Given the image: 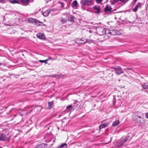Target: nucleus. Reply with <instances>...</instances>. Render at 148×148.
<instances>
[{
    "mask_svg": "<svg viewBox=\"0 0 148 148\" xmlns=\"http://www.w3.org/2000/svg\"><path fill=\"white\" fill-rule=\"evenodd\" d=\"M32 111V110H31V111H30L29 112V113H30V112H31Z\"/></svg>",
    "mask_w": 148,
    "mask_h": 148,
    "instance_id": "nucleus-41",
    "label": "nucleus"
},
{
    "mask_svg": "<svg viewBox=\"0 0 148 148\" xmlns=\"http://www.w3.org/2000/svg\"><path fill=\"white\" fill-rule=\"evenodd\" d=\"M104 121H103L99 126V128L100 130H101V129L108 126L110 124V123L106 122L104 123Z\"/></svg>",
    "mask_w": 148,
    "mask_h": 148,
    "instance_id": "nucleus-5",
    "label": "nucleus"
},
{
    "mask_svg": "<svg viewBox=\"0 0 148 148\" xmlns=\"http://www.w3.org/2000/svg\"><path fill=\"white\" fill-rule=\"evenodd\" d=\"M71 1H72V0H71Z\"/></svg>",
    "mask_w": 148,
    "mask_h": 148,
    "instance_id": "nucleus-44",
    "label": "nucleus"
},
{
    "mask_svg": "<svg viewBox=\"0 0 148 148\" xmlns=\"http://www.w3.org/2000/svg\"><path fill=\"white\" fill-rule=\"evenodd\" d=\"M92 2V0H82L80 1V3L81 7L83 8L84 6L90 5Z\"/></svg>",
    "mask_w": 148,
    "mask_h": 148,
    "instance_id": "nucleus-1",
    "label": "nucleus"
},
{
    "mask_svg": "<svg viewBox=\"0 0 148 148\" xmlns=\"http://www.w3.org/2000/svg\"><path fill=\"white\" fill-rule=\"evenodd\" d=\"M140 121L138 123L140 124H144L145 123V121L144 119L141 117L140 119Z\"/></svg>",
    "mask_w": 148,
    "mask_h": 148,
    "instance_id": "nucleus-22",
    "label": "nucleus"
},
{
    "mask_svg": "<svg viewBox=\"0 0 148 148\" xmlns=\"http://www.w3.org/2000/svg\"><path fill=\"white\" fill-rule=\"evenodd\" d=\"M78 5V4L77 1L76 0L74 1L71 4V6L72 7H77Z\"/></svg>",
    "mask_w": 148,
    "mask_h": 148,
    "instance_id": "nucleus-16",
    "label": "nucleus"
},
{
    "mask_svg": "<svg viewBox=\"0 0 148 148\" xmlns=\"http://www.w3.org/2000/svg\"><path fill=\"white\" fill-rule=\"evenodd\" d=\"M137 1V0H133V2H132V4L133 5H135Z\"/></svg>",
    "mask_w": 148,
    "mask_h": 148,
    "instance_id": "nucleus-30",
    "label": "nucleus"
},
{
    "mask_svg": "<svg viewBox=\"0 0 148 148\" xmlns=\"http://www.w3.org/2000/svg\"><path fill=\"white\" fill-rule=\"evenodd\" d=\"M119 0H114V3H117Z\"/></svg>",
    "mask_w": 148,
    "mask_h": 148,
    "instance_id": "nucleus-33",
    "label": "nucleus"
},
{
    "mask_svg": "<svg viewBox=\"0 0 148 148\" xmlns=\"http://www.w3.org/2000/svg\"><path fill=\"white\" fill-rule=\"evenodd\" d=\"M112 8L111 6H109L107 5L106 7L105 8V11L106 12L108 13L111 11Z\"/></svg>",
    "mask_w": 148,
    "mask_h": 148,
    "instance_id": "nucleus-14",
    "label": "nucleus"
},
{
    "mask_svg": "<svg viewBox=\"0 0 148 148\" xmlns=\"http://www.w3.org/2000/svg\"><path fill=\"white\" fill-rule=\"evenodd\" d=\"M141 8V3L138 2L137 3V4L136 5L135 7L133 8V11L135 12H136L138 9Z\"/></svg>",
    "mask_w": 148,
    "mask_h": 148,
    "instance_id": "nucleus-7",
    "label": "nucleus"
},
{
    "mask_svg": "<svg viewBox=\"0 0 148 148\" xmlns=\"http://www.w3.org/2000/svg\"><path fill=\"white\" fill-rule=\"evenodd\" d=\"M89 32L90 33H91L92 32V31L91 30H90Z\"/></svg>",
    "mask_w": 148,
    "mask_h": 148,
    "instance_id": "nucleus-37",
    "label": "nucleus"
},
{
    "mask_svg": "<svg viewBox=\"0 0 148 148\" xmlns=\"http://www.w3.org/2000/svg\"><path fill=\"white\" fill-rule=\"evenodd\" d=\"M48 59H49V60L51 59V57H49Z\"/></svg>",
    "mask_w": 148,
    "mask_h": 148,
    "instance_id": "nucleus-38",
    "label": "nucleus"
},
{
    "mask_svg": "<svg viewBox=\"0 0 148 148\" xmlns=\"http://www.w3.org/2000/svg\"><path fill=\"white\" fill-rule=\"evenodd\" d=\"M51 12V10L50 9H49L45 11V12H44L42 14L43 15L45 16L46 17L49 14V13Z\"/></svg>",
    "mask_w": 148,
    "mask_h": 148,
    "instance_id": "nucleus-15",
    "label": "nucleus"
},
{
    "mask_svg": "<svg viewBox=\"0 0 148 148\" xmlns=\"http://www.w3.org/2000/svg\"><path fill=\"white\" fill-rule=\"evenodd\" d=\"M2 64V63H0V66H1Z\"/></svg>",
    "mask_w": 148,
    "mask_h": 148,
    "instance_id": "nucleus-39",
    "label": "nucleus"
},
{
    "mask_svg": "<svg viewBox=\"0 0 148 148\" xmlns=\"http://www.w3.org/2000/svg\"><path fill=\"white\" fill-rule=\"evenodd\" d=\"M0 148H2V147H0Z\"/></svg>",
    "mask_w": 148,
    "mask_h": 148,
    "instance_id": "nucleus-42",
    "label": "nucleus"
},
{
    "mask_svg": "<svg viewBox=\"0 0 148 148\" xmlns=\"http://www.w3.org/2000/svg\"><path fill=\"white\" fill-rule=\"evenodd\" d=\"M132 69L131 68H130V67H127L125 69L127 70H130Z\"/></svg>",
    "mask_w": 148,
    "mask_h": 148,
    "instance_id": "nucleus-32",
    "label": "nucleus"
},
{
    "mask_svg": "<svg viewBox=\"0 0 148 148\" xmlns=\"http://www.w3.org/2000/svg\"><path fill=\"white\" fill-rule=\"evenodd\" d=\"M5 0H0V2L5 3Z\"/></svg>",
    "mask_w": 148,
    "mask_h": 148,
    "instance_id": "nucleus-31",
    "label": "nucleus"
},
{
    "mask_svg": "<svg viewBox=\"0 0 148 148\" xmlns=\"http://www.w3.org/2000/svg\"><path fill=\"white\" fill-rule=\"evenodd\" d=\"M125 0H119V1L122 2H123L125 1Z\"/></svg>",
    "mask_w": 148,
    "mask_h": 148,
    "instance_id": "nucleus-36",
    "label": "nucleus"
},
{
    "mask_svg": "<svg viewBox=\"0 0 148 148\" xmlns=\"http://www.w3.org/2000/svg\"><path fill=\"white\" fill-rule=\"evenodd\" d=\"M53 104V101L48 102V108L49 109H51L52 108Z\"/></svg>",
    "mask_w": 148,
    "mask_h": 148,
    "instance_id": "nucleus-18",
    "label": "nucleus"
},
{
    "mask_svg": "<svg viewBox=\"0 0 148 148\" xmlns=\"http://www.w3.org/2000/svg\"><path fill=\"white\" fill-rule=\"evenodd\" d=\"M36 36L38 38L41 39H44L45 38L44 35L41 33H38L36 34Z\"/></svg>",
    "mask_w": 148,
    "mask_h": 148,
    "instance_id": "nucleus-13",
    "label": "nucleus"
},
{
    "mask_svg": "<svg viewBox=\"0 0 148 148\" xmlns=\"http://www.w3.org/2000/svg\"><path fill=\"white\" fill-rule=\"evenodd\" d=\"M87 42H89L88 40L84 38L83 39H80L78 40V43L80 44H84Z\"/></svg>",
    "mask_w": 148,
    "mask_h": 148,
    "instance_id": "nucleus-10",
    "label": "nucleus"
},
{
    "mask_svg": "<svg viewBox=\"0 0 148 148\" xmlns=\"http://www.w3.org/2000/svg\"><path fill=\"white\" fill-rule=\"evenodd\" d=\"M141 118L140 116L138 115V112H136L133 116V120L138 123H139L140 121V119Z\"/></svg>",
    "mask_w": 148,
    "mask_h": 148,
    "instance_id": "nucleus-2",
    "label": "nucleus"
},
{
    "mask_svg": "<svg viewBox=\"0 0 148 148\" xmlns=\"http://www.w3.org/2000/svg\"><path fill=\"white\" fill-rule=\"evenodd\" d=\"M96 2L97 3H100L102 1V0H96Z\"/></svg>",
    "mask_w": 148,
    "mask_h": 148,
    "instance_id": "nucleus-29",
    "label": "nucleus"
},
{
    "mask_svg": "<svg viewBox=\"0 0 148 148\" xmlns=\"http://www.w3.org/2000/svg\"><path fill=\"white\" fill-rule=\"evenodd\" d=\"M8 135V133L7 135L3 133H0V140L4 141L6 140L7 139V136Z\"/></svg>",
    "mask_w": 148,
    "mask_h": 148,
    "instance_id": "nucleus-6",
    "label": "nucleus"
},
{
    "mask_svg": "<svg viewBox=\"0 0 148 148\" xmlns=\"http://www.w3.org/2000/svg\"><path fill=\"white\" fill-rule=\"evenodd\" d=\"M129 136H128L126 137L124 140H122L120 143L118 144L117 146L120 147L125 142L127 141V140L129 138Z\"/></svg>",
    "mask_w": 148,
    "mask_h": 148,
    "instance_id": "nucleus-9",
    "label": "nucleus"
},
{
    "mask_svg": "<svg viewBox=\"0 0 148 148\" xmlns=\"http://www.w3.org/2000/svg\"><path fill=\"white\" fill-rule=\"evenodd\" d=\"M142 86L144 89H147L148 88V83H144L143 85Z\"/></svg>",
    "mask_w": 148,
    "mask_h": 148,
    "instance_id": "nucleus-21",
    "label": "nucleus"
},
{
    "mask_svg": "<svg viewBox=\"0 0 148 148\" xmlns=\"http://www.w3.org/2000/svg\"><path fill=\"white\" fill-rule=\"evenodd\" d=\"M115 71V73L117 75H119L123 73V71L122 69L120 67H116L113 68Z\"/></svg>",
    "mask_w": 148,
    "mask_h": 148,
    "instance_id": "nucleus-4",
    "label": "nucleus"
},
{
    "mask_svg": "<svg viewBox=\"0 0 148 148\" xmlns=\"http://www.w3.org/2000/svg\"><path fill=\"white\" fill-rule=\"evenodd\" d=\"M67 21V20L66 19H64L63 18H62V19L61 21V22L62 23H64L66 22Z\"/></svg>",
    "mask_w": 148,
    "mask_h": 148,
    "instance_id": "nucleus-26",
    "label": "nucleus"
},
{
    "mask_svg": "<svg viewBox=\"0 0 148 148\" xmlns=\"http://www.w3.org/2000/svg\"><path fill=\"white\" fill-rule=\"evenodd\" d=\"M75 17L71 15V16L68 18V21L71 22H73L74 21Z\"/></svg>",
    "mask_w": 148,
    "mask_h": 148,
    "instance_id": "nucleus-17",
    "label": "nucleus"
},
{
    "mask_svg": "<svg viewBox=\"0 0 148 148\" xmlns=\"http://www.w3.org/2000/svg\"><path fill=\"white\" fill-rule=\"evenodd\" d=\"M30 19H31V21L33 22H34L35 23H36L39 22L38 21H37V20H36L35 19H33L32 18H31Z\"/></svg>",
    "mask_w": 148,
    "mask_h": 148,
    "instance_id": "nucleus-27",
    "label": "nucleus"
},
{
    "mask_svg": "<svg viewBox=\"0 0 148 148\" xmlns=\"http://www.w3.org/2000/svg\"><path fill=\"white\" fill-rule=\"evenodd\" d=\"M49 60V59H46L45 60H39V62H41V63H43L44 62L45 64L47 63V61H48Z\"/></svg>",
    "mask_w": 148,
    "mask_h": 148,
    "instance_id": "nucleus-24",
    "label": "nucleus"
},
{
    "mask_svg": "<svg viewBox=\"0 0 148 148\" xmlns=\"http://www.w3.org/2000/svg\"><path fill=\"white\" fill-rule=\"evenodd\" d=\"M60 77H62V75H60Z\"/></svg>",
    "mask_w": 148,
    "mask_h": 148,
    "instance_id": "nucleus-40",
    "label": "nucleus"
},
{
    "mask_svg": "<svg viewBox=\"0 0 148 148\" xmlns=\"http://www.w3.org/2000/svg\"><path fill=\"white\" fill-rule=\"evenodd\" d=\"M111 30H109L107 29H104V35H106L108 36H110Z\"/></svg>",
    "mask_w": 148,
    "mask_h": 148,
    "instance_id": "nucleus-12",
    "label": "nucleus"
},
{
    "mask_svg": "<svg viewBox=\"0 0 148 148\" xmlns=\"http://www.w3.org/2000/svg\"><path fill=\"white\" fill-rule=\"evenodd\" d=\"M97 32L98 34L100 36H102L104 35V29L102 27L97 28Z\"/></svg>",
    "mask_w": 148,
    "mask_h": 148,
    "instance_id": "nucleus-3",
    "label": "nucleus"
},
{
    "mask_svg": "<svg viewBox=\"0 0 148 148\" xmlns=\"http://www.w3.org/2000/svg\"><path fill=\"white\" fill-rule=\"evenodd\" d=\"M29 0H21V2L24 4L27 3H28Z\"/></svg>",
    "mask_w": 148,
    "mask_h": 148,
    "instance_id": "nucleus-25",
    "label": "nucleus"
},
{
    "mask_svg": "<svg viewBox=\"0 0 148 148\" xmlns=\"http://www.w3.org/2000/svg\"><path fill=\"white\" fill-rule=\"evenodd\" d=\"M49 1H51V0H49ZM47 1H48V0H47Z\"/></svg>",
    "mask_w": 148,
    "mask_h": 148,
    "instance_id": "nucleus-43",
    "label": "nucleus"
},
{
    "mask_svg": "<svg viewBox=\"0 0 148 148\" xmlns=\"http://www.w3.org/2000/svg\"><path fill=\"white\" fill-rule=\"evenodd\" d=\"M72 107V105H70L66 107V109L69 110Z\"/></svg>",
    "mask_w": 148,
    "mask_h": 148,
    "instance_id": "nucleus-28",
    "label": "nucleus"
},
{
    "mask_svg": "<svg viewBox=\"0 0 148 148\" xmlns=\"http://www.w3.org/2000/svg\"><path fill=\"white\" fill-rule=\"evenodd\" d=\"M145 115H146V117L147 118V119H148V113H147L146 114H145Z\"/></svg>",
    "mask_w": 148,
    "mask_h": 148,
    "instance_id": "nucleus-35",
    "label": "nucleus"
},
{
    "mask_svg": "<svg viewBox=\"0 0 148 148\" xmlns=\"http://www.w3.org/2000/svg\"><path fill=\"white\" fill-rule=\"evenodd\" d=\"M119 123V120H117L115 121L112 124V126L113 127H115L118 125Z\"/></svg>",
    "mask_w": 148,
    "mask_h": 148,
    "instance_id": "nucleus-20",
    "label": "nucleus"
},
{
    "mask_svg": "<svg viewBox=\"0 0 148 148\" xmlns=\"http://www.w3.org/2000/svg\"><path fill=\"white\" fill-rule=\"evenodd\" d=\"M93 9L95 11V12L96 14H99L100 12V9L98 6L95 5L93 7Z\"/></svg>",
    "mask_w": 148,
    "mask_h": 148,
    "instance_id": "nucleus-11",
    "label": "nucleus"
},
{
    "mask_svg": "<svg viewBox=\"0 0 148 148\" xmlns=\"http://www.w3.org/2000/svg\"><path fill=\"white\" fill-rule=\"evenodd\" d=\"M119 35V32L116 29L111 30L110 36Z\"/></svg>",
    "mask_w": 148,
    "mask_h": 148,
    "instance_id": "nucleus-8",
    "label": "nucleus"
},
{
    "mask_svg": "<svg viewBox=\"0 0 148 148\" xmlns=\"http://www.w3.org/2000/svg\"><path fill=\"white\" fill-rule=\"evenodd\" d=\"M9 2L13 4L18 3V1L16 0H10Z\"/></svg>",
    "mask_w": 148,
    "mask_h": 148,
    "instance_id": "nucleus-23",
    "label": "nucleus"
},
{
    "mask_svg": "<svg viewBox=\"0 0 148 148\" xmlns=\"http://www.w3.org/2000/svg\"><path fill=\"white\" fill-rule=\"evenodd\" d=\"M67 144L65 143H62L61 145L58 148H66L67 147Z\"/></svg>",
    "mask_w": 148,
    "mask_h": 148,
    "instance_id": "nucleus-19",
    "label": "nucleus"
},
{
    "mask_svg": "<svg viewBox=\"0 0 148 148\" xmlns=\"http://www.w3.org/2000/svg\"><path fill=\"white\" fill-rule=\"evenodd\" d=\"M60 3H61V6L62 7H63L64 6V3L62 2H60Z\"/></svg>",
    "mask_w": 148,
    "mask_h": 148,
    "instance_id": "nucleus-34",
    "label": "nucleus"
}]
</instances>
